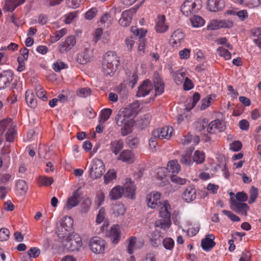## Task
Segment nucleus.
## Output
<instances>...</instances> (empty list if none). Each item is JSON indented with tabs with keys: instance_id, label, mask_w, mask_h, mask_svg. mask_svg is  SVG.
Instances as JSON below:
<instances>
[{
	"instance_id": "1",
	"label": "nucleus",
	"mask_w": 261,
	"mask_h": 261,
	"mask_svg": "<svg viewBox=\"0 0 261 261\" xmlns=\"http://www.w3.org/2000/svg\"><path fill=\"white\" fill-rule=\"evenodd\" d=\"M138 110L137 104H132L125 108H121L115 117L116 124L121 127V134L125 136L132 131V127L135 124L134 117Z\"/></svg>"
},
{
	"instance_id": "2",
	"label": "nucleus",
	"mask_w": 261,
	"mask_h": 261,
	"mask_svg": "<svg viewBox=\"0 0 261 261\" xmlns=\"http://www.w3.org/2000/svg\"><path fill=\"white\" fill-rule=\"evenodd\" d=\"M119 64V58L113 51H108L103 58L102 71L105 75L112 76L116 71Z\"/></svg>"
},
{
	"instance_id": "3",
	"label": "nucleus",
	"mask_w": 261,
	"mask_h": 261,
	"mask_svg": "<svg viewBox=\"0 0 261 261\" xmlns=\"http://www.w3.org/2000/svg\"><path fill=\"white\" fill-rule=\"evenodd\" d=\"M160 216L164 220H158L155 222V227H161L164 229L168 228L171 225L170 205L167 201H164L161 204Z\"/></svg>"
},
{
	"instance_id": "4",
	"label": "nucleus",
	"mask_w": 261,
	"mask_h": 261,
	"mask_svg": "<svg viewBox=\"0 0 261 261\" xmlns=\"http://www.w3.org/2000/svg\"><path fill=\"white\" fill-rule=\"evenodd\" d=\"M63 239L65 249L70 252L78 250L82 245V239L77 233H72Z\"/></svg>"
},
{
	"instance_id": "5",
	"label": "nucleus",
	"mask_w": 261,
	"mask_h": 261,
	"mask_svg": "<svg viewBox=\"0 0 261 261\" xmlns=\"http://www.w3.org/2000/svg\"><path fill=\"white\" fill-rule=\"evenodd\" d=\"M0 126L4 132L7 130L5 134L6 141L9 142H14L16 136V125L14 124L12 119L7 118L3 120L0 122Z\"/></svg>"
},
{
	"instance_id": "6",
	"label": "nucleus",
	"mask_w": 261,
	"mask_h": 261,
	"mask_svg": "<svg viewBox=\"0 0 261 261\" xmlns=\"http://www.w3.org/2000/svg\"><path fill=\"white\" fill-rule=\"evenodd\" d=\"M89 171V176L93 179L100 177L105 171V167L103 162L98 159H93Z\"/></svg>"
},
{
	"instance_id": "7",
	"label": "nucleus",
	"mask_w": 261,
	"mask_h": 261,
	"mask_svg": "<svg viewBox=\"0 0 261 261\" xmlns=\"http://www.w3.org/2000/svg\"><path fill=\"white\" fill-rule=\"evenodd\" d=\"M73 224V220L71 217H65L58 228L57 233L58 237L61 239H64L67 235L71 234Z\"/></svg>"
},
{
	"instance_id": "8",
	"label": "nucleus",
	"mask_w": 261,
	"mask_h": 261,
	"mask_svg": "<svg viewBox=\"0 0 261 261\" xmlns=\"http://www.w3.org/2000/svg\"><path fill=\"white\" fill-rule=\"evenodd\" d=\"M200 8V4L196 3L195 0H186L181 6V11L184 15L189 16L197 13Z\"/></svg>"
},
{
	"instance_id": "9",
	"label": "nucleus",
	"mask_w": 261,
	"mask_h": 261,
	"mask_svg": "<svg viewBox=\"0 0 261 261\" xmlns=\"http://www.w3.org/2000/svg\"><path fill=\"white\" fill-rule=\"evenodd\" d=\"M75 43V37L73 35L69 36L64 41L59 43L57 50L60 54L66 53L73 47Z\"/></svg>"
},
{
	"instance_id": "10",
	"label": "nucleus",
	"mask_w": 261,
	"mask_h": 261,
	"mask_svg": "<svg viewBox=\"0 0 261 261\" xmlns=\"http://www.w3.org/2000/svg\"><path fill=\"white\" fill-rule=\"evenodd\" d=\"M89 246L93 252L99 254L104 252L106 244L102 239L95 237L90 240Z\"/></svg>"
},
{
	"instance_id": "11",
	"label": "nucleus",
	"mask_w": 261,
	"mask_h": 261,
	"mask_svg": "<svg viewBox=\"0 0 261 261\" xmlns=\"http://www.w3.org/2000/svg\"><path fill=\"white\" fill-rule=\"evenodd\" d=\"M173 131L172 127L166 126L154 129L152 132V136L157 137L158 139L169 140L172 136Z\"/></svg>"
},
{
	"instance_id": "12",
	"label": "nucleus",
	"mask_w": 261,
	"mask_h": 261,
	"mask_svg": "<svg viewBox=\"0 0 261 261\" xmlns=\"http://www.w3.org/2000/svg\"><path fill=\"white\" fill-rule=\"evenodd\" d=\"M126 242L127 243L126 251L129 254H132L135 249L141 248L144 245L143 240H138L134 236L129 237Z\"/></svg>"
},
{
	"instance_id": "13",
	"label": "nucleus",
	"mask_w": 261,
	"mask_h": 261,
	"mask_svg": "<svg viewBox=\"0 0 261 261\" xmlns=\"http://www.w3.org/2000/svg\"><path fill=\"white\" fill-rule=\"evenodd\" d=\"M93 57V49L89 45H87L82 53L77 57V61L81 64H85L91 61Z\"/></svg>"
},
{
	"instance_id": "14",
	"label": "nucleus",
	"mask_w": 261,
	"mask_h": 261,
	"mask_svg": "<svg viewBox=\"0 0 261 261\" xmlns=\"http://www.w3.org/2000/svg\"><path fill=\"white\" fill-rule=\"evenodd\" d=\"M13 79V72L10 70L3 71L0 73V90L8 86Z\"/></svg>"
},
{
	"instance_id": "15",
	"label": "nucleus",
	"mask_w": 261,
	"mask_h": 261,
	"mask_svg": "<svg viewBox=\"0 0 261 261\" xmlns=\"http://www.w3.org/2000/svg\"><path fill=\"white\" fill-rule=\"evenodd\" d=\"M161 194L158 192L153 191L146 196V201L148 207L151 208H156L160 202Z\"/></svg>"
},
{
	"instance_id": "16",
	"label": "nucleus",
	"mask_w": 261,
	"mask_h": 261,
	"mask_svg": "<svg viewBox=\"0 0 261 261\" xmlns=\"http://www.w3.org/2000/svg\"><path fill=\"white\" fill-rule=\"evenodd\" d=\"M224 123L217 119L209 123L207 127V132L210 134H217L223 132L225 129Z\"/></svg>"
},
{
	"instance_id": "17",
	"label": "nucleus",
	"mask_w": 261,
	"mask_h": 261,
	"mask_svg": "<svg viewBox=\"0 0 261 261\" xmlns=\"http://www.w3.org/2000/svg\"><path fill=\"white\" fill-rule=\"evenodd\" d=\"M215 237L213 234H209L201 240V246L205 251H209L215 246L214 239Z\"/></svg>"
},
{
	"instance_id": "18",
	"label": "nucleus",
	"mask_w": 261,
	"mask_h": 261,
	"mask_svg": "<svg viewBox=\"0 0 261 261\" xmlns=\"http://www.w3.org/2000/svg\"><path fill=\"white\" fill-rule=\"evenodd\" d=\"M152 89V86L151 82L149 80H145L139 87L137 96L138 97H144L149 93Z\"/></svg>"
},
{
	"instance_id": "19",
	"label": "nucleus",
	"mask_w": 261,
	"mask_h": 261,
	"mask_svg": "<svg viewBox=\"0 0 261 261\" xmlns=\"http://www.w3.org/2000/svg\"><path fill=\"white\" fill-rule=\"evenodd\" d=\"M117 160L127 164L133 163L135 161V155L133 152L129 149L123 150L118 156Z\"/></svg>"
},
{
	"instance_id": "20",
	"label": "nucleus",
	"mask_w": 261,
	"mask_h": 261,
	"mask_svg": "<svg viewBox=\"0 0 261 261\" xmlns=\"http://www.w3.org/2000/svg\"><path fill=\"white\" fill-rule=\"evenodd\" d=\"M196 192L194 186L186 188L182 194V198L187 202H190L196 199Z\"/></svg>"
},
{
	"instance_id": "21",
	"label": "nucleus",
	"mask_w": 261,
	"mask_h": 261,
	"mask_svg": "<svg viewBox=\"0 0 261 261\" xmlns=\"http://www.w3.org/2000/svg\"><path fill=\"white\" fill-rule=\"evenodd\" d=\"M80 195L77 191H74L71 197L68 198L64 209L69 211L73 207L76 206L79 204Z\"/></svg>"
},
{
	"instance_id": "22",
	"label": "nucleus",
	"mask_w": 261,
	"mask_h": 261,
	"mask_svg": "<svg viewBox=\"0 0 261 261\" xmlns=\"http://www.w3.org/2000/svg\"><path fill=\"white\" fill-rule=\"evenodd\" d=\"M225 6L224 0H208L207 8L212 12H217Z\"/></svg>"
},
{
	"instance_id": "23",
	"label": "nucleus",
	"mask_w": 261,
	"mask_h": 261,
	"mask_svg": "<svg viewBox=\"0 0 261 261\" xmlns=\"http://www.w3.org/2000/svg\"><path fill=\"white\" fill-rule=\"evenodd\" d=\"M184 38L183 33L179 30L175 31L171 35L170 43L173 46H178L180 44Z\"/></svg>"
},
{
	"instance_id": "24",
	"label": "nucleus",
	"mask_w": 261,
	"mask_h": 261,
	"mask_svg": "<svg viewBox=\"0 0 261 261\" xmlns=\"http://www.w3.org/2000/svg\"><path fill=\"white\" fill-rule=\"evenodd\" d=\"M231 204L235 207V211L238 213H241L244 216H246L247 211L249 209L248 205L244 202H241L235 199L231 200Z\"/></svg>"
},
{
	"instance_id": "25",
	"label": "nucleus",
	"mask_w": 261,
	"mask_h": 261,
	"mask_svg": "<svg viewBox=\"0 0 261 261\" xmlns=\"http://www.w3.org/2000/svg\"><path fill=\"white\" fill-rule=\"evenodd\" d=\"M133 12L125 10L122 13L121 17L119 20V24L123 27L128 26L132 20Z\"/></svg>"
},
{
	"instance_id": "26",
	"label": "nucleus",
	"mask_w": 261,
	"mask_h": 261,
	"mask_svg": "<svg viewBox=\"0 0 261 261\" xmlns=\"http://www.w3.org/2000/svg\"><path fill=\"white\" fill-rule=\"evenodd\" d=\"M165 22V17L164 15L158 16L155 27V30L158 33H163L167 30L168 26Z\"/></svg>"
},
{
	"instance_id": "27",
	"label": "nucleus",
	"mask_w": 261,
	"mask_h": 261,
	"mask_svg": "<svg viewBox=\"0 0 261 261\" xmlns=\"http://www.w3.org/2000/svg\"><path fill=\"white\" fill-rule=\"evenodd\" d=\"M120 232L118 225L112 226L109 231V236L113 244L116 245L120 239Z\"/></svg>"
},
{
	"instance_id": "28",
	"label": "nucleus",
	"mask_w": 261,
	"mask_h": 261,
	"mask_svg": "<svg viewBox=\"0 0 261 261\" xmlns=\"http://www.w3.org/2000/svg\"><path fill=\"white\" fill-rule=\"evenodd\" d=\"M124 193L123 187L117 186L114 187L109 193V196L112 200H116L122 197Z\"/></svg>"
},
{
	"instance_id": "29",
	"label": "nucleus",
	"mask_w": 261,
	"mask_h": 261,
	"mask_svg": "<svg viewBox=\"0 0 261 261\" xmlns=\"http://www.w3.org/2000/svg\"><path fill=\"white\" fill-rule=\"evenodd\" d=\"M232 26V23L230 21L221 20L218 22L217 20H213L211 24L207 26L210 30H216L217 27L230 28Z\"/></svg>"
},
{
	"instance_id": "30",
	"label": "nucleus",
	"mask_w": 261,
	"mask_h": 261,
	"mask_svg": "<svg viewBox=\"0 0 261 261\" xmlns=\"http://www.w3.org/2000/svg\"><path fill=\"white\" fill-rule=\"evenodd\" d=\"M123 147V142L122 140H114L110 143L111 150L115 155L118 154Z\"/></svg>"
},
{
	"instance_id": "31",
	"label": "nucleus",
	"mask_w": 261,
	"mask_h": 261,
	"mask_svg": "<svg viewBox=\"0 0 261 261\" xmlns=\"http://www.w3.org/2000/svg\"><path fill=\"white\" fill-rule=\"evenodd\" d=\"M25 100L28 105L31 108L34 109L37 107V100L35 95L31 90H28L25 92Z\"/></svg>"
},
{
	"instance_id": "32",
	"label": "nucleus",
	"mask_w": 261,
	"mask_h": 261,
	"mask_svg": "<svg viewBox=\"0 0 261 261\" xmlns=\"http://www.w3.org/2000/svg\"><path fill=\"white\" fill-rule=\"evenodd\" d=\"M155 95L162 94L164 91V83L160 79H155L154 81Z\"/></svg>"
},
{
	"instance_id": "33",
	"label": "nucleus",
	"mask_w": 261,
	"mask_h": 261,
	"mask_svg": "<svg viewBox=\"0 0 261 261\" xmlns=\"http://www.w3.org/2000/svg\"><path fill=\"white\" fill-rule=\"evenodd\" d=\"M180 169V166L178 164L177 160H172L169 162L167 166V170L173 174H177Z\"/></svg>"
},
{
	"instance_id": "34",
	"label": "nucleus",
	"mask_w": 261,
	"mask_h": 261,
	"mask_svg": "<svg viewBox=\"0 0 261 261\" xmlns=\"http://www.w3.org/2000/svg\"><path fill=\"white\" fill-rule=\"evenodd\" d=\"M113 18L111 16L110 13H106L103 15H102L100 20V23L101 25L103 26L104 27H110L113 23Z\"/></svg>"
},
{
	"instance_id": "35",
	"label": "nucleus",
	"mask_w": 261,
	"mask_h": 261,
	"mask_svg": "<svg viewBox=\"0 0 261 261\" xmlns=\"http://www.w3.org/2000/svg\"><path fill=\"white\" fill-rule=\"evenodd\" d=\"M40 254V250L38 248L32 247L26 253V259L24 261H30L31 257L36 258Z\"/></svg>"
},
{
	"instance_id": "36",
	"label": "nucleus",
	"mask_w": 261,
	"mask_h": 261,
	"mask_svg": "<svg viewBox=\"0 0 261 261\" xmlns=\"http://www.w3.org/2000/svg\"><path fill=\"white\" fill-rule=\"evenodd\" d=\"M192 150H189L186 152L185 154L181 156L180 162L185 164L186 166H191L193 163V160H191V156L192 152Z\"/></svg>"
},
{
	"instance_id": "37",
	"label": "nucleus",
	"mask_w": 261,
	"mask_h": 261,
	"mask_svg": "<svg viewBox=\"0 0 261 261\" xmlns=\"http://www.w3.org/2000/svg\"><path fill=\"white\" fill-rule=\"evenodd\" d=\"M125 189V192L127 194V196L132 199L134 198V195L135 193V187L134 183L130 182L129 183H126L124 186V189Z\"/></svg>"
},
{
	"instance_id": "38",
	"label": "nucleus",
	"mask_w": 261,
	"mask_h": 261,
	"mask_svg": "<svg viewBox=\"0 0 261 261\" xmlns=\"http://www.w3.org/2000/svg\"><path fill=\"white\" fill-rule=\"evenodd\" d=\"M67 33V30L66 29H62L58 31H56L52 36H51L50 42L54 43L59 40L62 37L65 35Z\"/></svg>"
},
{
	"instance_id": "39",
	"label": "nucleus",
	"mask_w": 261,
	"mask_h": 261,
	"mask_svg": "<svg viewBox=\"0 0 261 261\" xmlns=\"http://www.w3.org/2000/svg\"><path fill=\"white\" fill-rule=\"evenodd\" d=\"M16 8V0H6L3 9L5 11L12 12Z\"/></svg>"
},
{
	"instance_id": "40",
	"label": "nucleus",
	"mask_w": 261,
	"mask_h": 261,
	"mask_svg": "<svg viewBox=\"0 0 261 261\" xmlns=\"http://www.w3.org/2000/svg\"><path fill=\"white\" fill-rule=\"evenodd\" d=\"M190 21L193 27L199 28L203 26L205 23L204 19L200 16L194 15L190 18Z\"/></svg>"
},
{
	"instance_id": "41",
	"label": "nucleus",
	"mask_w": 261,
	"mask_h": 261,
	"mask_svg": "<svg viewBox=\"0 0 261 261\" xmlns=\"http://www.w3.org/2000/svg\"><path fill=\"white\" fill-rule=\"evenodd\" d=\"M205 153L203 151L196 150L193 156V162H196V164H202L204 161Z\"/></svg>"
},
{
	"instance_id": "42",
	"label": "nucleus",
	"mask_w": 261,
	"mask_h": 261,
	"mask_svg": "<svg viewBox=\"0 0 261 261\" xmlns=\"http://www.w3.org/2000/svg\"><path fill=\"white\" fill-rule=\"evenodd\" d=\"M215 97V95H213L212 97V95H209L205 98L202 99L201 100L200 109L201 110H204L208 107L212 103L214 98Z\"/></svg>"
},
{
	"instance_id": "43",
	"label": "nucleus",
	"mask_w": 261,
	"mask_h": 261,
	"mask_svg": "<svg viewBox=\"0 0 261 261\" xmlns=\"http://www.w3.org/2000/svg\"><path fill=\"white\" fill-rule=\"evenodd\" d=\"M116 177V172L114 169L109 170L104 175V182L106 184H109L112 180Z\"/></svg>"
},
{
	"instance_id": "44",
	"label": "nucleus",
	"mask_w": 261,
	"mask_h": 261,
	"mask_svg": "<svg viewBox=\"0 0 261 261\" xmlns=\"http://www.w3.org/2000/svg\"><path fill=\"white\" fill-rule=\"evenodd\" d=\"M156 178L158 180L161 181V182H158V184L160 186H164L166 185V183L167 181V179L163 169H160L158 170L156 175Z\"/></svg>"
},
{
	"instance_id": "45",
	"label": "nucleus",
	"mask_w": 261,
	"mask_h": 261,
	"mask_svg": "<svg viewBox=\"0 0 261 261\" xmlns=\"http://www.w3.org/2000/svg\"><path fill=\"white\" fill-rule=\"evenodd\" d=\"M239 4L245 5L249 8L256 7L260 4L259 0H239Z\"/></svg>"
},
{
	"instance_id": "46",
	"label": "nucleus",
	"mask_w": 261,
	"mask_h": 261,
	"mask_svg": "<svg viewBox=\"0 0 261 261\" xmlns=\"http://www.w3.org/2000/svg\"><path fill=\"white\" fill-rule=\"evenodd\" d=\"M217 52L220 56L224 57L226 60L231 59V55L230 53L223 47H219L217 49Z\"/></svg>"
},
{
	"instance_id": "47",
	"label": "nucleus",
	"mask_w": 261,
	"mask_h": 261,
	"mask_svg": "<svg viewBox=\"0 0 261 261\" xmlns=\"http://www.w3.org/2000/svg\"><path fill=\"white\" fill-rule=\"evenodd\" d=\"M36 93L37 96L43 101L47 100V97L46 96V91L41 85H38L36 87Z\"/></svg>"
},
{
	"instance_id": "48",
	"label": "nucleus",
	"mask_w": 261,
	"mask_h": 261,
	"mask_svg": "<svg viewBox=\"0 0 261 261\" xmlns=\"http://www.w3.org/2000/svg\"><path fill=\"white\" fill-rule=\"evenodd\" d=\"M28 190V186L26 182L23 180H19L17 181V191L21 195L25 194Z\"/></svg>"
},
{
	"instance_id": "49",
	"label": "nucleus",
	"mask_w": 261,
	"mask_h": 261,
	"mask_svg": "<svg viewBox=\"0 0 261 261\" xmlns=\"http://www.w3.org/2000/svg\"><path fill=\"white\" fill-rule=\"evenodd\" d=\"M249 195L250 198L248 202L249 204H252L255 201L256 199L258 197V189L254 186H252L250 190Z\"/></svg>"
},
{
	"instance_id": "50",
	"label": "nucleus",
	"mask_w": 261,
	"mask_h": 261,
	"mask_svg": "<svg viewBox=\"0 0 261 261\" xmlns=\"http://www.w3.org/2000/svg\"><path fill=\"white\" fill-rule=\"evenodd\" d=\"M162 244L166 249L171 250L174 247V241L170 238H166L162 240Z\"/></svg>"
},
{
	"instance_id": "51",
	"label": "nucleus",
	"mask_w": 261,
	"mask_h": 261,
	"mask_svg": "<svg viewBox=\"0 0 261 261\" xmlns=\"http://www.w3.org/2000/svg\"><path fill=\"white\" fill-rule=\"evenodd\" d=\"M186 73L185 72L177 71L174 74V80L177 85H180L185 79Z\"/></svg>"
},
{
	"instance_id": "52",
	"label": "nucleus",
	"mask_w": 261,
	"mask_h": 261,
	"mask_svg": "<svg viewBox=\"0 0 261 261\" xmlns=\"http://www.w3.org/2000/svg\"><path fill=\"white\" fill-rule=\"evenodd\" d=\"M112 111L111 109H104L101 111L100 121L105 122L110 118Z\"/></svg>"
},
{
	"instance_id": "53",
	"label": "nucleus",
	"mask_w": 261,
	"mask_h": 261,
	"mask_svg": "<svg viewBox=\"0 0 261 261\" xmlns=\"http://www.w3.org/2000/svg\"><path fill=\"white\" fill-rule=\"evenodd\" d=\"M131 31L134 35L139 37L140 39H144V36L146 35L147 31L144 29H137L136 27L132 28Z\"/></svg>"
},
{
	"instance_id": "54",
	"label": "nucleus",
	"mask_w": 261,
	"mask_h": 261,
	"mask_svg": "<svg viewBox=\"0 0 261 261\" xmlns=\"http://www.w3.org/2000/svg\"><path fill=\"white\" fill-rule=\"evenodd\" d=\"M54 180L50 177L40 176L38 179V182L42 186H48L52 184Z\"/></svg>"
},
{
	"instance_id": "55",
	"label": "nucleus",
	"mask_w": 261,
	"mask_h": 261,
	"mask_svg": "<svg viewBox=\"0 0 261 261\" xmlns=\"http://www.w3.org/2000/svg\"><path fill=\"white\" fill-rule=\"evenodd\" d=\"M113 211H114V214L116 216H118L123 215L125 212V209L124 206L123 204H119L115 205L113 207Z\"/></svg>"
},
{
	"instance_id": "56",
	"label": "nucleus",
	"mask_w": 261,
	"mask_h": 261,
	"mask_svg": "<svg viewBox=\"0 0 261 261\" xmlns=\"http://www.w3.org/2000/svg\"><path fill=\"white\" fill-rule=\"evenodd\" d=\"M97 13V8L95 7L92 8L85 14V18L87 20H90L96 16Z\"/></svg>"
},
{
	"instance_id": "57",
	"label": "nucleus",
	"mask_w": 261,
	"mask_h": 261,
	"mask_svg": "<svg viewBox=\"0 0 261 261\" xmlns=\"http://www.w3.org/2000/svg\"><path fill=\"white\" fill-rule=\"evenodd\" d=\"M67 65L64 62L58 61L53 64V68L56 72H60L61 70L67 68Z\"/></svg>"
},
{
	"instance_id": "58",
	"label": "nucleus",
	"mask_w": 261,
	"mask_h": 261,
	"mask_svg": "<svg viewBox=\"0 0 261 261\" xmlns=\"http://www.w3.org/2000/svg\"><path fill=\"white\" fill-rule=\"evenodd\" d=\"M157 139H158V138L157 137H155L152 136V137L149 140V149L152 152H155L157 150V148H158Z\"/></svg>"
},
{
	"instance_id": "59",
	"label": "nucleus",
	"mask_w": 261,
	"mask_h": 261,
	"mask_svg": "<svg viewBox=\"0 0 261 261\" xmlns=\"http://www.w3.org/2000/svg\"><path fill=\"white\" fill-rule=\"evenodd\" d=\"M170 179L173 182L181 185L185 184L187 181L186 179L181 178L174 174H172L170 176Z\"/></svg>"
},
{
	"instance_id": "60",
	"label": "nucleus",
	"mask_w": 261,
	"mask_h": 261,
	"mask_svg": "<svg viewBox=\"0 0 261 261\" xmlns=\"http://www.w3.org/2000/svg\"><path fill=\"white\" fill-rule=\"evenodd\" d=\"M222 212L233 222H239L240 221V218L230 211L223 210Z\"/></svg>"
},
{
	"instance_id": "61",
	"label": "nucleus",
	"mask_w": 261,
	"mask_h": 261,
	"mask_svg": "<svg viewBox=\"0 0 261 261\" xmlns=\"http://www.w3.org/2000/svg\"><path fill=\"white\" fill-rule=\"evenodd\" d=\"M90 94L91 90L87 87L81 88L77 92V95L82 97H86L90 95Z\"/></svg>"
},
{
	"instance_id": "62",
	"label": "nucleus",
	"mask_w": 261,
	"mask_h": 261,
	"mask_svg": "<svg viewBox=\"0 0 261 261\" xmlns=\"http://www.w3.org/2000/svg\"><path fill=\"white\" fill-rule=\"evenodd\" d=\"M191 49L189 48H184L179 51L178 54L181 59L187 60L190 58Z\"/></svg>"
},
{
	"instance_id": "63",
	"label": "nucleus",
	"mask_w": 261,
	"mask_h": 261,
	"mask_svg": "<svg viewBox=\"0 0 261 261\" xmlns=\"http://www.w3.org/2000/svg\"><path fill=\"white\" fill-rule=\"evenodd\" d=\"M242 147V143L239 141H235L230 144V149L233 151H238Z\"/></svg>"
},
{
	"instance_id": "64",
	"label": "nucleus",
	"mask_w": 261,
	"mask_h": 261,
	"mask_svg": "<svg viewBox=\"0 0 261 261\" xmlns=\"http://www.w3.org/2000/svg\"><path fill=\"white\" fill-rule=\"evenodd\" d=\"M142 261H156L155 254L153 252H149L146 253Z\"/></svg>"
}]
</instances>
